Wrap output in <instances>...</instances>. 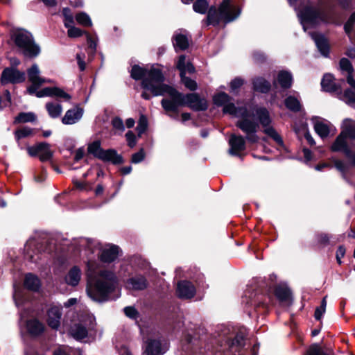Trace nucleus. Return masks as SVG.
<instances>
[{"mask_svg": "<svg viewBox=\"0 0 355 355\" xmlns=\"http://www.w3.org/2000/svg\"><path fill=\"white\" fill-rule=\"evenodd\" d=\"M73 245L77 250H84L87 261V293L89 297L97 302H103L109 300V294L116 286V277L110 270H100L101 262L111 263L115 261L119 253L116 245L107 244L102 245L98 241L87 238L76 239Z\"/></svg>", "mask_w": 355, "mask_h": 355, "instance_id": "1", "label": "nucleus"}, {"mask_svg": "<svg viewBox=\"0 0 355 355\" xmlns=\"http://www.w3.org/2000/svg\"><path fill=\"white\" fill-rule=\"evenodd\" d=\"M154 84H148L144 82L145 87L151 90L153 96H164L168 94L170 98H163L161 104L166 111L178 112V107L187 105L194 111H204L207 109L208 105L205 98H200L196 93L186 95L180 93L174 88L164 84V76L159 71H153Z\"/></svg>", "mask_w": 355, "mask_h": 355, "instance_id": "2", "label": "nucleus"}, {"mask_svg": "<svg viewBox=\"0 0 355 355\" xmlns=\"http://www.w3.org/2000/svg\"><path fill=\"white\" fill-rule=\"evenodd\" d=\"M230 96L225 92L218 93L213 98L215 105L218 106L223 105L224 113L241 118L237 121L236 126L246 135L245 138L248 142L257 143L259 141V137L257 135L259 124L250 119L246 107H236L233 103L230 102Z\"/></svg>", "mask_w": 355, "mask_h": 355, "instance_id": "3", "label": "nucleus"}, {"mask_svg": "<svg viewBox=\"0 0 355 355\" xmlns=\"http://www.w3.org/2000/svg\"><path fill=\"white\" fill-rule=\"evenodd\" d=\"M297 1L288 0L289 4L293 6L297 11V15L305 32L308 28L315 27L320 23L333 24L336 22L337 13L334 5H326L323 8H318L312 6L309 0H306L305 4L296 6Z\"/></svg>", "mask_w": 355, "mask_h": 355, "instance_id": "4", "label": "nucleus"}, {"mask_svg": "<svg viewBox=\"0 0 355 355\" xmlns=\"http://www.w3.org/2000/svg\"><path fill=\"white\" fill-rule=\"evenodd\" d=\"M241 14V10L231 3L230 0H223L220 4L218 10L211 7L207 13V24L216 26L220 20L225 23L233 21Z\"/></svg>", "mask_w": 355, "mask_h": 355, "instance_id": "5", "label": "nucleus"}, {"mask_svg": "<svg viewBox=\"0 0 355 355\" xmlns=\"http://www.w3.org/2000/svg\"><path fill=\"white\" fill-rule=\"evenodd\" d=\"M347 138L355 139V121L350 119L343 120L341 125V132L331 145V150L337 152L345 146H349Z\"/></svg>", "mask_w": 355, "mask_h": 355, "instance_id": "6", "label": "nucleus"}, {"mask_svg": "<svg viewBox=\"0 0 355 355\" xmlns=\"http://www.w3.org/2000/svg\"><path fill=\"white\" fill-rule=\"evenodd\" d=\"M254 112L258 121L263 128V132L272 139L277 144L283 145V140L281 136L275 129L270 125L272 119L269 111L266 107H260L254 109Z\"/></svg>", "mask_w": 355, "mask_h": 355, "instance_id": "7", "label": "nucleus"}, {"mask_svg": "<svg viewBox=\"0 0 355 355\" xmlns=\"http://www.w3.org/2000/svg\"><path fill=\"white\" fill-rule=\"evenodd\" d=\"M153 71H159L163 75L162 71L158 68L152 67L150 70H146L138 65H134L131 69V77L136 80L142 79L141 87L144 89L151 92L149 88L145 87L144 82L146 80L148 84H154L155 79L154 75L153 74Z\"/></svg>", "mask_w": 355, "mask_h": 355, "instance_id": "8", "label": "nucleus"}, {"mask_svg": "<svg viewBox=\"0 0 355 355\" xmlns=\"http://www.w3.org/2000/svg\"><path fill=\"white\" fill-rule=\"evenodd\" d=\"M28 80L31 85L27 88L29 94L33 95L36 90L44 83H51L50 80L43 78L40 76V71L37 64H33L31 68L27 70Z\"/></svg>", "mask_w": 355, "mask_h": 355, "instance_id": "9", "label": "nucleus"}, {"mask_svg": "<svg viewBox=\"0 0 355 355\" xmlns=\"http://www.w3.org/2000/svg\"><path fill=\"white\" fill-rule=\"evenodd\" d=\"M41 52V48L35 42L33 35L24 29V57L29 59L37 58Z\"/></svg>", "mask_w": 355, "mask_h": 355, "instance_id": "10", "label": "nucleus"}, {"mask_svg": "<svg viewBox=\"0 0 355 355\" xmlns=\"http://www.w3.org/2000/svg\"><path fill=\"white\" fill-rule=\"evenodd\" d=\"M31 156L37 155L42 162H46L51 159L53 152L50 149V145L46 142L40 143L34 146L27 148Z\"/></svg>", "mask_w": 355, "mask_h": 355, "instance_id": "11", "label": "nucleus"}, {"mask_svg": "<svg viewBox=\"0 0 355 355\" xmlns=\"http://www.w3.org/2000/svg\"><path fill=\"white\" fill-rule=\"evenodd\" d=\"M33 95H35L37 98H42L44 96L57 97L64 99L69 101L71 99V96L65 92L62 89L57 87H48L42 89L40 91L36 90L35 93Z\"/></svg>", "mask_w": 355, "mask_h": 355, "instance_id": "12", "label": "nucleus"}, {"mask_svg": "<svg viewBox=\"0 0 355 355\" xmlns=\"http://www.w3.org/2000/svg\"><path fill=\"white\" fill-rule=\"evenodd\" d=\"M62 309L60 304H53L47 311V323L53 329H58L60 325Z\"/></svg>", "mask_w": 355, "mask_h": 355, "instance_id": "13", "label": "nucleus"}, {"mask_svg": "<svg viewBox=\"0 0 355 355\" xmlns=\"http://www.w3.org/2000/svg\"><path fill=\"white\" fill-rule=\"evenodd\" d=\"M168 346L166 342H161L158 340H150L144 351L145 355H162L168 350Z\"/></svg>", "mask_w": 355, "mask_h": 355, "instance_id": "14", "label": "nucleus"}, {"mask_svg": "<svg viewBox=\"0 0 355 355\" xmlns=\"http://www.w3.org/2000/svg\"><path fill=\"white\" fill-rule=\"evenodd\" d=\"M22 73L19 70L13 67H7L1 73V83L2 85L15 84L20 83Z\"/></svg>", "mask_w": 355, "mask_h": 355, "instance_id": "15", "label": "nucleus"}, {"mask_svg": "<svg viewBox=\"0 0 355 355\" xmlns=\"http://www.w3.org/2000/svg\"><path fill=\"white\" fill-rule=\"evenodd\" d=\"M84 110L79 105H76L68 110L62 118V123L64 125H73L78 123L83 117Z\"/></svg>", "mask_w": 355, "mask_h": 355, "instance_id": "16", "label": "nucleus"}, {"mask_svg": "<svg viewBox=\"0 0 355 355\" xmlns=\"http://www.w3.org/2000/svg\"><path fill=\"white\" fill-rule=\"evenodd\" d=\"M230 148L229 152L231 155L239 156L240 153L245 149V141L242 136L232 135L229 140Z\"/></svg>", "mask_w": 355, "mask_h": 355, "instance_id": "17", "label": "nucleus"}, {"mask_svg": "<svg viewBox=\"0 0 355 355\" xmlns=\"http://www.w3.org/2000/svg\"><path fill=\"white\" fill-rule=\"evenodd\" d=\"M177 293L180 298L190 299L194 296L196 288L190 282L182 281L178 284Z\"/></svg>", "mask_w": 355, "mask_h": 355, "instance_id": "18", "label": "nucleus"}, {"mask_svg": "<svg viewBox=\"0 0 355 355\" xmlns=\"http://www.w3.org/2000/svg\"><path fill=\"white\" fill-rule=\"evenodd\" d=\"M312 40L315 42L318 51L324 57H327L329 53V46L327 40L323 35L315 32L309 33Z\"/></svg>", "mask_w": 355, "mask_h": 355, "instance_id": "19", "label": "nucleus"}, {"mask_svg": "<svg viewBox=\"0 0 355 355\" xmlns=\"http://www.w3.org/2000/svg\"><path fill=\"white\" fill-rule=\"evenodd\" d=\"M147 286V280L141 275H137L129 278L125 283V286L128 289L134 291L144 290Z\"/></svg>", "mask_w": 355, "mask_h": 355, "instance_id": "20", "label": "nucleus"}, {"mask_svg": "<svg viewBox=\"0 0 355 355\" xmlns=\"http://www.w3.org/2000/svg\"><path fill=\"white\" fill-rule=\"evenodd\" d=\"M69 334L76 340H82L88 336V329L82 322L75 323L69 329Z\"/></svg>", "mask_w": 355, "mask_h": 355, "instance_id": "21", "label": "nucleus"}, {"mask_svg": "<svg viewBox=\"0 0 355 355\" xmlns=\"http://www.w3.org/2000/svg\"><path fill=\"white\" fill-rule=\"evenodd\" d=\"M99 159L103 162H111L114 164L123 163V157L114 149L103 150Z\"/></svg>", "mask_w": 355, "mask_h": 355, "instance_id": "22", "label": "nucleus"}, {"mask_svg": "<svg viewBox=\"0 0 355 355\" xmlns=\"http://www.w3.org/2000/svg\"><path fill=\"white\" fill-rule=\"evenodd\" d=\"M82 276V272L78 266L72 267L65 276V282L68 285L76 286L78 284Z\"/></svg>", "mask_w": 355, "mask_h": 355, "instance_id": "23", "label": "nucleus"}, {"mask_svg": "<svg viewBox=\"0 0 355 355\" xmlns=\"http://www.w3.org/2000/svg\"><path fill=\"white\" fill-rule=\"evenodd\" d=\"M321 86L324 91L328 92H338L341 89V87L334 83V76L330 73H327L323 76Z\"/></svg>", "mask_w": 355, "mask_h": 355, "instance_id": "24", "label": "nucleus"}, {"mask_svg": "<svg viewBox=\"0 0 355 355\" xmlns=\"http://www.w3.org/2000/svg\"><path fill=\"white\" fill-rule=\"evenodd\" d=\"M21 272L19 270L16 275L14 276V283H13V299L15 300V304L17 306H19L21 304V298H22V293H21Z\"/></svg>", "mask_w": 355, "mask_h": 355, "instance_id": "25", "label": "nucleus"}, {"mask_svg": "<svg viewBox=\"0 0 355 355\" xmlns=\"http://www.w3.org/2000/svg\"><path fill=\"white\" fill-rule=\"evenodd\" d=\"M314 120V130L315 132L322 138H326L330 132L329 125L324 121L320 120L318 117L313 119Z\"/></svg>", "mask_w": 355, "mask_h": 355, "instance_id": "26", "label": "nucleus"}, {"mask_svg": "<svg viewBox=\"0 0 355 355\" xmlns=\"http://www.w3.org/2000/svg\"><path fill=\"white\" fill-rule=\"evenodd\" d=\"M41 286L40 280L35 275L31 273L26 275L24 279V287L33 291H37Z\"/></svg>", "mask_w": 355, "mask_h": 355, "instance_id": "27", "label": "nucleus"}, {"mask_svg": "<svg viewBox=\"0 0 355 355\" xmlns=\"http://www.w3.org/2000/svg\"><path fill=\"white\" fill-rule=\"evenodd\" d=\"M26 327L28 331L32 336H38L41 334L44 330V324L37 320H31L28 321Z\"/></svg>", "mask_w": 355, "mask_h": 355, "instance_id": "28", "label": "nucleus"}, {"mask_svg": "<svg viewBox=\"0 0 355 355\" xmlns=\"http://www.w3.org/2000/svg\"><path fill=\"white\" fill-rule=\"evenodd\" d=\"M277 83L281 87L284 89L290 88L292 85L293 76L292 74L286 71H281L277 75Z\"/></svg>", "mask_w": 355, "mask_h": 355, "instance_id": "29", "label": "nucleus"}, {"mask_svg": "<svg viewBox=\"0 0 355 355\" xmlns=\"http://www.w3.org/2000/svg\"><path fill=\"white\" fill-rule=\"evenodd\" d=\"M227 345L231 351L240 352L244 345V336L241 334H237L234 338L227 340Z\"/></svg>", "mask_w": 355, "mask_h": 355, "instance_id": "30", "label": "nucleus"}, {"mask_svg": "<svg viewBox=\"0 0 355 355\" xmlns=\"http://www.w3.org/2000/svg\"><path fill=\"white\" fill-rule=\"evenodd\" d=\"M253 88L257 92L267 93L270 89V83L263 78H256L253 80Z\"/></svg>", "mask_w": 355, "mask_h": 355, "instance_id": "31", "label": "nucleus"}, {"mask_svg": "<svg viewBox=\"0 0 355 355\" xmlns=\"http://www.w3.org/2000/svg\"><path fill=\"white\" fill-rule=\"evenodd\" d=\"M286 107L291 111L297 112L301 110L300 99L294 96H288L284 101Z\"/></svg>", "mask_w": 355, "mask_h": 355, "instance_id": "32", "label": "nucleus"}, {"mask_svg": "<svg viewBox=\"0 0 355 355\" xmlns=\"http://www.w3.org/2000/svg\"><path fill=\"white\" fill-rule=\"evenodd\" d=\"M46 109L49 115L53 119L60 116L62 112V106L60 103L49 102L46 104Z\"/></svg>", "mask_w": 355, "mask_h": 355, "instance_id": "33", "label": "nucleus"}, {"mask_svg": "<svg viewBox=\"0 0 355 355\" xmlns=\"http://www.w3.org/2000/svg\"><path fill=\"white\" fill-rule=\"evenodd\" d=\"M82 355L83 352L79 349H72L71 347L66 345L60 346L57 348L53 355Z\"/></svg>", "mask_w": 355, "mask_h": 355, "instance_id": "34", "label": "nucleus"}, {"mask_svg": "<svg viewBox=\"0 0 355 355\" xmlns=\"http://www.w3.org/2000/svg\"><path fill=\"white\" fill-rule=\"evenodd\" d=\"M173 45L175 49L179 48L181 50H184L189 46V40L187 37L183 34H176L174 35Z\"/></svg>", "mask_w": 355, "mask_h": 355, "instance_id": "35", "label": "nucleus"}, {"mask_svg": "<svg viewBox=\"0 0 355 355\" xmlns=\"http://www.w3.org/2000/svg\"><path fill=\"white\" fill-rule=\"evenodd\" d=\"M88 153L94 155L95 157L100 159L103 149L101 146V141L99 140L94 141L89 144L87 147Z\"/></svg>", "mask_w": 355, "mask_h": 355, "instance_id": "36", "label": "nucleus"}, {"mask_svg": "<svg viewBox=\"0 0 355 355\" xmlns=\"http://www.w3.org/2000/svg\"><path fill=\"white\" fill-rule=\"evenodd\" d=\"M275 295L280 301H288L291 297L290 290L283 286H278L275 288Z\"/></svg>", "mask_w": 355, "mask_h": 355, "instance_id": "37", "label": "nucleus"}, {"mask_svg": "<svg viewBox=\"0 0 355 355\" xmlns=\"http://www.w3.org/2000/svg\"><path fill=\"white\" fill-rule=\"evenodd\" d=\"M209 4L206 0H197L193 5L195 12L205 14L207 12Z\"/></svg>", "mask_w": 355, "mask_h": 355, "instance_id": "38", "label": "nucleus"}, {"mask_svg": "<svg viewBox=\"0 0 355 355\" xmlns=\"http://www.w3.org/2000/svg\"><path fill=\"white\" fill-rule=\"evenodd\" d=\"M339 66L342 71L346 72L347 75L352 74L354 71V68L352 67L351 62L348 59L345 58H342L340 60Z\"/></svg>", "mask_w": 355, "mask_h": 355, "instance_id": "39", "label": "nucleus"}, {"mask_svg": "<svg viewBox=\"0 0 355 355\" xmlns=\"http://www.w3.org/2000/svg\"><path fill=\"white\" fill-rule=\"evenodd\" d=\"M77 22L84 26H91L92 23L89 16L85 12H80L76 15Z\"/></svg>", "mask_w": 355, "mask_h": 355, "instance_id": "40", "label": "nucleus"}, {"mask_svg": "<svg viewBox=\"0 0 355 355\" xmlns=\"http://www.w3.org/2000/svg\"><path fill=\"white\" fill-rule=\"evenodd\" d=\"M11 40L18 47H22V32L20 29L12 30Z\"/></svg>", "mask_w": 355, "mask_h": 355, "instance_id": "41", "label": "nucleus"}, {"mask_svg": "<svg viewBox=\"0 0 355 355\" xmlns=\"http://www.w3.org/2000/svg\"><path fill=\"white\" fill-rule=\"evenodd\" d=\"M305 355H331L329 352L324 351L318 345H311L307 350Z\"/></svg>", "mask_w": 355, "mask_h": 355, "instance_id": "42", "label": "nucleus"}, {"mask_svg": "<svg viewBox=\"0 0 355 355\" xmlns=\"http://www.w3.org/2000/svg\"><path fill=\"white\" fill-rule=\"evenodd\" d=\"M62 15L64 17V26H69L70 24H73V15L71 10L68 8H63Z\"/></svg>", "mask_w": 355, "mask_h": 355, "instance_id": "43", "label": "nucleus"}, {"mask_svg": "<svg viewBox=\"0 0 355 355\" xmlns=\"http://www.w3.org/2000/svg\"><path fill=\"white\" fill-rule=\"evenodd\" d=\"M181 80L184 86L191 91H195L197 89V83L195 80L187 77L185 73L180 75Z\"/></svg>", "mask_w": 355, "mask_h": 355, "instance_id": "44", "label": "nucleus"}, {"mask_svg": "<svg viewBox=\"0 0 355 355\" xmlns=\"http://www.w3.org/2000/svg\"><path fill=\"white\" fill-rule=\"evenodd\" d=\"M148 127V120L147 118L144 115H141L139 117L138 124L137 126V130L138 132L139 136H141L147 129Z\"/></svg>", "mask_w": 355, "mask_h": 355, "instance_id": "45", "label": "nucleus"}, {"mask_svg": "<svg viewBox=\"0 0 355 355\" xmlns=\"http://www.w3.org/2000/svg\"><path fill=\"white\" fill-rule=\"evenodd\" d=\"M68 28L67 35L69 37L76 38L80 37L85 32L81 31L80 28L73 26V24H70L69 26H65Z\"/></svg>", "mask_w": 355, "mask_h": 355, "instance_id": "46", "label": "nucleus"}, {"mask_svg": "<svg viewBox=\"0 0 355 355\" xmlns=\"http://www.w3.org/2000/svg\"><path fill=\"white\" fill-rule=\"evenodd\" d=\"M343 98L347 104L353 105L355 103V90H345Z\"/></svg>", "mask_w": 355, "mask_h": 355, "instance_id": "47", "label": "nucleus"}, {"mask_svg": "<svg viewBox=\"0 0 355 355\" xmlns=\"http://www.w3.org/2000/svg\"><path fill=\"white\" fill-rule=\"evenodd\" d=\"M326 298L327 297H324L322 300V302H321V305L320 307H318L316 309H315V318L317 320H320L322 316V315L325 312V310H326V306H327V300H326Z\"/></svg>", "mask_w": 355, "mask_h": 355, "instance_id": "48", "label": "nucleus"}, {"mask_svg": "<svg viewBox=\"0 0 355 355\" xmlns=\"http://www.w3.org/2000/svg\"><path fill=\"white\" fill-rule=\"evenodd\" d=\"M336 168L342 173L343 178L346 179V174L349 170V166L340 160H336L334 162Z\"/></svg>", "mask_w": 355, "mask_h": 355, "instance_id": "49", "label": "nucleus"}, {"mask_svg": "<svg viewBox=\"0 0 355 355\" xmlns=\"http://www.w3.org/2000/svg\"><path fill=\"white\" fill-rule=\"evenodd\" d=\"M354 22H355V12L351 15L350 17L349 18V19L347 20V21L345 23V24L344 26L345 31L348 35H349L350 33L353 30Z\"/></svg>", "mask_w": 355, "mask_h": 355, "instance_id": "50", "label": "nucleus"}, {"mask_svg": "<svg viewBox=\"0 0 355 355\" xmlns=\"http://www.w3.org/2000/svg\"><path fill=\"white\" fill-rule=\"evenodd\" d=\"M339 152H343L351 160L352 164L355 166V153H352L349 146L342 148Z\"/></svg>", "mask_w": 355, "mask_h": 355, "instance_id": "51", "label": "nucleus"}, {"mask_svg": "<svg viewBox=\"0 0 355 355\" xmlns=\"http://www.w3.org/2000/svg\"><path fill=\"white\" fill-rule=\"evenodd\" d=\"M145 157V153L143 149H141L139 151H138L136 153H134L132 155L131 162L134 164H138L144 160Z\"/></svg>", "mask_w": 355, "mask_h": 355, "instance_id": "52", "label": "nucleus"}, {"mask_svg": "<svg viewBox=\"0 0 355 355\" xmlns=\"http://www.w3.org/2000/svg\"><path fill=\"white\" fill-rule=\"evenodd\" d=\"M186 57L184 55H182L179 57L178 61L177 62V68L180 72V75L185 73V66H186Z\"/></svg>", "mask_w": 355, "mask_h": 355, "instance_id": "53", "label": "nucleus"}, {"mask_svg": "<svg viewBox=\"0 0 355 355\" xmlns=\"http://www.w3.org/2000/svg\"><path fill=\"white\" fill-rule=\"evenodd\" d=\"M332 238L331 236H329L325 233H321L317 235V241L319 243L322 245H327L330 243V240Z\"/></svg>", "mask_w": 355, "mask_h": 355, "instance_id": "54", "label": "nucleus"}, {"mask_svg": "<svg viewBox=\"0 0 355 355\" xmlns=\"http://www.w3.org/2000/svg\"><path fill=\"white\" fill-rule=\"evenodd\" d=\"M128 144L130 148H133L137 143L136 136L132 131H128L125 134Z\"/></svg>", "mask_w": 355, "mask_h": 355, "instance_id": "55", "label": "nucleus"}, {"mask_svg": "<svg viewBox=\"0 0 355 355\" xmlns=\"http://www.w3.org/2000/svg\"><path fill=\"white\" fill-rule=\"evenodd\" d=\"M125 314L130 318L135 319L138 315L137 311L132 306H127L124 308Z\"/></svg>", "mask_w": 355, "mask_h": 355, "instance_id": "56", "label": "nucleus"}, {"mask_svg": "<svg viewBox=\"0 0 355 355\" xmlns=\"http://www.w3.org/2000/svg\"><path fill=\"white\" fill-rule=\"evenodd\" d=\"M112 124L113 127L120 131L124 130V125L122 119L119 117H115L112 119Z\"/></svg>", "mask_w": 355, "mask_h": 355, "instance_id": "57", "label": "nucleus"}, {"mask_svg": "<svg viewBox=\"0 0 355 355\" xmlns=\"http://www.w3.org/2000/svg\"><path fill=\"white\" fill-rule=\"evenodd\" d=\"M243 84V80L240 78H236L232 80L230 87L232 91H235L240 88Z\"/></svg>", "mask_w": 355, "mask_h": 355, "instance_id": "58", "label": "nucleus"}, {"mask_svg": "<svg viewBox=\"0 0 355 355\" xmlns=\"http://www.w3.org/2000/svg\"><path fill=\"white\" fill-rule=\"evenodd\" d=\"M85 55L81 53H77L76 60L78 62V65L80 71H84L85 69V62L84 61Z\"/></svg>", "mask_w": 355, "mask_h": 355, "instance_id": "59", "label": "nucleus"}, {"mask_svg": "<svg viewBox=\"0 0 355 355\" xmlns=\"http://www.w3.org/2000/svg\"><path fill=\"white\" fill-rule=\"evenodd\" d=\"M345 248L342 245L338 248L336 251V260L338 264H341V259L345 256Z\"/></svg>", "mask_w": 355, "mask_h": 355, "instance_id": "60", "label": "nucleus"}, {"mask_svg": "<svg viewBox=\"0 0 355 355\" xmlns=\"http://www.w3.org/2000/svg\"><path fill=\"white\" fill-rule=\"evenodd\" d=\"M36 116L33 112L24 113V123L33 122L36 120Z\"/></svg>", "mask_w": 355, "mask_h": 355, "instance_id": "61", "label": "nucleus"}, {"mask_svg": "<svg viewBox=\"0 0 355 355\" xmlns=\"http://www.w3.org/2000/svg\"><path fill=\"white\" fill-rule=\"evenodd\" d=\"M6 94V101H2L1 98H0V110H1L3 107L7 106L10 103V94L9 91L6 90L5 92Z\"/></svg>", "mask_w": 355, "mask_h": 355, "instance_id": "62", "label": "nucleus"}, {"mask_svg": "<svg viewBox=\"0 0 355 355\" xmlns=\"http://www.w3.org/2000/svg\"><path fill=\"white\" fill-rule=\"evenodd\" d=\"M84 155L85 151L83 148H78V150H76L74 155L75 161L78 162L79 160H80L84 157Z\"/></svg>", "mask_w": 355, "mask_h": 355, "instance_id": "63", "label": "nucleus"}, {"mask_svg": "<svg viewBox=\"0 0 355 355\" xmlns=\"http://www.w3.org/2000/svg\"><path fill=\"white\" fill-rule=\"evenodd\" d=\"M253 58L254 60L257 62H261L265 60V56L262 53L255 52L253 54Z\"/></svg>", "mask_w": 355, "mask_h": 355, "instance_id": "64", "label": "nucleus"}]
</instances>
